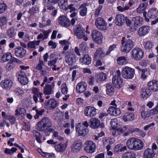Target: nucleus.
Listing matches in <instances>:
<instances>
[{
	"label": "nucleus",
	"instance_id": "1",
	"mask_svg": "<svg viewBox=\"0 0 158 158\" xmlns=\"http://www.w3.org/2000/svg\"><path fill=\"white\" fill-rule=\"evenodd\" d=\"M143 143L141 140L135 137L130 138L126 142L127 148L134 151L141 150L143 148Z\"/></svg>",
	"mask_w": 158,
	"mask_h": 158
},
{
	"label": "nucleus",
	"instance_id": "2",
	"mask_svg": "<svg viewBox=\"0 0 158 158\" xmlns=\"http://www.w3.org/2000/svg\"><path fill=\"white\" fill-rule=\"evenodd\" d=\"M88 126V123L87 121H85L83 123H79L75 125V130L78 136H85L88 132V130L87 128Z\"/></svg>",
	"mask_w": 158,
	"mask_h": 158
},
{
	"label": "nucleus",
	"instance_id": "3",
	"mask_svg": "<svg viewBox=\"0 0 158 158\" xmlns=\"http://www.w3.org/2000/svg\"><path fill=\"white\" fill-rule=\"evenodd\" d=\"M125 38L123 37L121 40V51L124 53H128L134 46V42L130 39H128L125 41Z\"/></svg>",
	"mask_w": 158,
	"mask_h": 158
},
{
	"label": "nucleus",
	"instance_id": "4",
	"mask_svg": "<svg viewBox=\"0 0 158 158\" xmlns=\"http://www.w3.org/2000/svg\"><path fill=\"white\" fill-rule=\"evenodd\" d=\"M135 74V69L129 67L125 66L122 69V76L125 79H131L133 78Z\"/></svg>",
	"mask_w": 158,
	"mask_h": 158
},
{
	"label": "nucleus",
	"instance_id": "5",
	"mask_svg": "<svg viewBox=\"0 0 158 158\" xmlns=\"http://www.w3.org/2000/svg\"><path fill=\"white\" fill-rule=\"evenodd\" d=\"M130 53L131 57L132 59L139 60L143 57L144 52L140 48L136 47L132 50Z\"/></svg>",
	"mask_w": 158,
	"mask_h": 158
},
{
	"label": "nucleus",
	"instance_id": "6",
	"mask_svg": "<svg viewBox=\"0 0 158 158\" xmlns=\"http://www.w3.org/2000/svg\"><path fill=\"white\" fill-rule=\"evenodd\" d=\"M73 31L75 35L78 39L83 38L86 41L88 40L87 36L85 35V29L80 26H75L73 28Z\"/></svg>",
	"mask_w": 158,
	"mask_h": 158
},
{
	"label": "nucleus",
	"instance_id": "7",
	"mask_svg": "<svg viewBox=\"0 0 158 158\" xmlns=\"http://www.w3.org/2000/svg\"><path fill=\"white\" fill-rule=\"evenodd\" d=\"M9 60L12 62L19 63V60L16 58L13 57L12 54L10 52L4 53L0 57V63H3Z\"/></svg>",
	"mask_w": 158,
	"mask_h": 158
},
{
	"label": "nucleus",
	"instance_id": "8",
	"mask_svg": "<svg viewBox=\"0 0 158 158\" xmlns=\"http://www.w3.org/2000/svg\"><path fill=\"white\" fill-rule=\"evenodd\" d=\"M132 20L134 22V24L130 27L129 30L130 31L135 32L139 27L142 25L143 19L140 16H136L133 18Z\"/></svg>",
	"mask_w": 158,
	"mask_h": 158
},
{
	"label": "nucleus",
	"instance_id": "9",
	"mask_svg": "<svg viewBox=\"0 0 158 158\" xmlns=\"http://www.w3.org/2000/svg\"><path fill=\"white\" fill-rule=\"evenodd\" d=\"M97 109L94 106H89L84 109V114L87 117H92L97 114Z\"/></svg>",
	"mask_w": 158,
	"mask_h": 158
},
{
	"label": "nucleus",
	"instance_id": "10",
	"mask_svg": "<svg viewBox=\"0 0 158 158\" xmlns=\"http://www.w3.org/2000/svg\"><path fill=\"white\" fill-rule=\"evenodd\" d=\"M93 40L97 44L102 43L103 36L102 34L96 30H93L91 35Z\"/></svg>",
	"mask_w": 158,
	"mask_h": 158
},
{
	"label": "nucleus",
	"instance_id": "11",
	"mask_svg": "<svg viewBox=\"0 0 158 158\" xmlns=\"http://www.w3.org/2000/svg\"><path fill=\"white\" fill-rule=\"evenodd\" d=\"M95 145L93 141H86L85 143L84 150L88 153H92L95 149Z\"/></svg>",
	"mask_w": 158,
	"mask_h": 158
},
{
	"label": "nucleus",
	"instance_id": "12",
	"mask_svg": "<svg viewBox=\"0 0 158 158\" xmlns=\"http://www.w3.org/2000/svg\"><path fill=\"white\" fill-rule=\"evenodd\" d=\"M95 24L96 27L98 29L104 30L106 28V24L102 18H97L95 20Z\"/></svg>",
	"mask_w": 158,
	"mask_h": 158
},
{
	"label": "nucleus",
	"instance_id": "13",
	"mask_svg": "<svg viewBox=\"0 0 158 158\" xmlns=\"http://www.w3.org/2000/svg\"><path fill=\"white\" fill-rule=\"evenodd\" d=\"M18 81L22 84L26 85L28 83V80L25 73L23 71L20 70L17 73Z\"/></svg>",
	"mask_w": 158,
	"mask_h": 158
},
{
	"label": "nucleus",
	"instance_id": "14",
	"mask_svg": "<svg viewBox=\"0 0 158 158\" xmlns=\"http://www.w3.org/2000/svg\"><path fill=\"white\" fill-rule=\"evenodd\" d=\"M13 84V82L10 79H5L0 82V86L3 89L10 90Z\"/></svg>",
	"mask_w": 158,
	"mask_h": 158
},
{
	"label": "nucleus",
	"instance_id": "15",
	"mask_svg": "<svg viewBox=\"0 0 158 158\" xmlns=\"http://www.w3.org/2000/svg\"><path fill=\"white\" fill-rule=\"evenodd\" d=\"M112 83L114 86L116 88L119 89L123 86V80L119 76L114 75L112 79Z\"/></svg>",
	"mask_w": 158,
	"mask_h": 158
},
{
	"label": "nucleus",
	"instance_id": "16",
	"mask_svg": "<svg viewBox=\"0 0 158 158\" xmlns=\"http://www.w3.org/2000/svg\"><path fill=\"white\" fill-rule=\"evenodd\" d=\"M57 21L59 24L63 27H68L70 25L69 20L65 16H60Z\"/></svg>",
	"mask_w": 158,
	"mask_h": 158
},
{
	"label": "nucleus",
	"instance_id": "17",
	"mask_svg": "<svg viewBox=\"0 0 158 158\" xmlns=\"http://www.w3.org/2000/svg\"><path fill=\"white\" fill-rule=\"evenodd\" d=\"M65 60L69 65H72L75 62L76 57L75 55L72 53H67L65 56Z\"/></svg>",
	"mask_w": 158,
	"mask_h": 158
},
{
	"label": "nucleus",
	"instance_id": "18",
	"mask_svg": "<svg viewBox=\"0 0 158 158\" xmlns=\"http://www.w3.org/2000/svg\"><path fill=\"white\" fill-rule=\"evenodd\" d=\"M150 27L148 26H143L140 27L137 31L138 34L140 36L145 35L149 32Z\"/></svg>",
	"mask_w": 158,
	"mask_h": 158
},
{
	"label": "nucleus",
	"instance_id": "19",
	"mask_svg": "<svg viewBox=\"0 0 158 158\" xmlns=\"http://www.w3.org/2000/svg\"><path fill=\"white\" fill-rule=\"evenodd\" d=\"M44 104L48 109L51 110L55 108L56 107L57 103L56 100L51 99L45 101Z\"/></svg>",
	"mask_w": 158,
	"mask_h": 158
},
{
	"label": "nucleus",
	"instance_id": "20",
	"mask_svg": "<svg viewBox=\"0 0 158 158\" xmlns=\"http://www.w3.org/2000/svg\"><path fill=\"white\" fill-rule=\"evenodd\" d=\"M148 86L149 90L156 91L158 90V81L154 80L150 81L148 83Z\"/></svg>",
	"mask_w": 158,
	"mask_h": 158
},
{
	"label": "nucleus",
	"instance_id": "21",
	"mask_svg": "<svg viewBox=\"0 0 158 158\" xmlns=\"http://www.w3.org/2000/svg\"><path fill=\"white\" fill-rule=\"evenodd\" d=\"M107 112L110 115L117 116L121 113V111L119 108L113 106H110L108 109Z\"/></svg>",
	"mask_w": 158,
	"mask_h": 158
},
{
	"label": "nucleus",
	"instance_id": "22",
	"mask_svg": "<svg viewBox=\"0 0 158 158\" xmlns=\"http://www.w3.org/2000/svg\"><path fill=\"white\" fill-rule=\"evenodd\" d=\"M90 127L92 128L95 129L98 128L100 126V122L98 118H92L89 120Z\"/></svg>",
	"mask_w": 158,
	"mask_h": 158
},
{
	"label": "nucleus",
	"instance_id": "23",
	"mask_svg": "<svg viewBox=\"0 0 158 158\" xmlns=\"http://www.w3.org/2000/svg\"><path fill=\"white\" fill-rule=\"evenodd\" d=\"M125 17L122 14L117 15L115 18V24L116 25L120 26H122L124 23Z\"/></svg>",
	"mask_w": 158,
	"mask_h": 158
},
{
	"label": "nucleus",
	"instance_id": "24",
	"mask_svg": "<svg viewBox=\"0 0 158 158\" xmlns=\"http://www.w3.org/2000/svg\"><path fill=\"white\" fill-rule=\"evenodd\" d=\"M95 78L96 81L99 83L105 80L107 78V76L106 73L102 72L98 73L95 74Z\"/></svg>",
	"mask_w": 158,
	"mask_h": 158
},
{
	"label": "nucleus",
	"instance_id": "25",
	"mask_svg": "<svg viewBox=\"0 0 158 158\" xmlns=\"http://www.w3.org/2000/svg\"><path fill=\"white\" fill-rule=\"evenodd\" d=\"M81 143L80 141H75L72 145L71 151L74 152H79L81 148Z\"/></svg>",
	"mask_w": 158,
	"mask_h": 158
},
{
	"label": "nucleus",
	"instance_id": "26",
	"mask_svg": "<svg viewBox=\"0 0 158 158\" xmlns=\"http://www.w3.org/2000/svg\"><path fill=\"white\" fill-rule=\"evenodd\" d=\"M86 83L84 81H81L78 83L76 85V90L79 93H81L84 92L87 87Z\"/></svg>",
	"mask_w": 158,
	"mask_h": 158
},
{
	"label": "nucleus",
	"instance_id": "27",
	"mask_svg": "<svg viewBox=\"0 0 158 158\" xmlns=\"http://www.w3.org/2000/svg\"><path fill=\"white\" fill-rule=\"evenodd\" d=\"M40 31L42 33H40L37 36V39H42L44 40L47 39L49 36V34L51 32V30L50 29L46 30L41 29Z\"/></svg>",
	"mask_w": 158,
	"mask_h": 158
},
{
	"label": "nucleus",
	"instance_id": "28",
	"mask_svg": "<svg viewBox=\"0 0 158 158\" xmlns=\"http://www.w3.org/2000/svg\"><path fill=\"white\" fill-rule=\"evenodd\" d=\"M26 114V110L23 107H18L15 110V115L16 116L23 118Z\"/></svg>",
	"mask_w": 158,
	"mask_h": 158
},
{
	"label": "nucleus",
	"instance_id": "29",
	"mask_svg": "<svg viewBox=\"0 0 158 158\" xmlns=\"http://www.w3.org/2000/svg\"><path fill=\"white\" fill-rule=\"evenodd\" d=\"M51 21L50 19L46 18L44 16L42 17L41 22L39 23V27L43 28L46 27L47 26H49L51 25Z\"/></svg>",
	"mask_w": 158,
	"mask_h": 158
},
{
	"label": "nucleus",
	"instance_id": "30",
	"mask_svg": "<svg viewBox=\"0 0 158 158\" xmlns=\"http://www.w3.org/2000/svg\"><path fill=\"white\" fill-rule=\"evenodd\" d=\"M15 55L17 57H22L26 53V50L22 47H18L16 48L15 50Z\"/></svg>",
	"mask_w": 158,
	"mask_h": 158
},
{
	"label": "nucleus",
	"instance_id": "31",
	"mask_svg": "<svg viewBox=\"0 0 158 158\" xmlns=\"http://www.w3.org/2000/svg\"><path fill=\"white\" fill-rule=\"evenodd\" d=\"M58 0H45L44 4L45 7L48 9H52L53 8L52 4L58 3Z\"/></svg>",
	"mask_w": 158,
	"mask_h": 158
},
{
	"label": "nucleus",
	"instance_id": "32",
	"mask_svg": "<svg viewBox=\"0 0 158 158\" xmlns=\"http://www.w3.org/2000/svg\"><path fill=\"white\" fill-rule=\"evenodd\" d=\"M155 155L154 151L150 148L146 149L144 151L143 154L144 158H152Z\"/></svg>",
	"mask_w": 158,
	"mask_h": 158
},
{
	"label": "nucleus",
	"instance_id": "33",
	"mask_svg": "<svg viewBox=\"0 0 158 158\" xmlns=\"http://www.w3.org/2000/svg\"><path fill=\"white\" fill-rule=\"evenodd\" d=\"M67 147V145L66 143H60L56 145L55 148L57 152H62L65 150Z\"/></svg>",
	"mask_w": 158,
	"mask_h": 158
},
{
	"label": "nucleus",
	"instance_id": "34",
	"mask_svg": "<svg viewBox=\"0 0 158 158\" xmlns=\"http://www.w3.org/2000/svg\"><path fill=\"white\" fill-rule=\"evenodd\" d=\"M46 129L47 130L52 127V123L50 120L47 117L44 118L41 121Z\"/></svg>",
	"mask_w": 158,
	"mask_h": 158
},
{
	"label": "nucleus",
	"instance_id": "35",
	"mask_svg": "<svg viewBox=\"0 0 158 158\" xmlns=\"http://www.w3.org/2000/svg\"><path fill=\"white\" fill-rule=\"evenodd\" d=\"M135 118V115L132 113H126L123 117V120L125 122L133 120Z\"/></svg>",
	"mask_w": 158,
	"mask_h": 158
},
{
	"label": "nucleus",
	"instance_id": "36",
	"mask_svg": "<svg viewBox=\"0 0 158 158\" xmlns=\"http://www.w3.org/2000/svg\"><path fill=\"white\" fill-rule=\"evenodd\" d=\"M158 13V10L157 9L155 8H153L149 10L148 15L151 18L154 19Z\"/></svg>",
	"mask_w": 158,
	"mask_h": 158
},
{
	"label": "nucleus",
	"instance_id": "37",
	"mask_svg": "<svg viewBox=\"0 0 158 158\" xmlns=\"http://www.w3.org/2000/svg\"><path fill=\"white\" fill-rule=\"evenodd\" d=\"M148 6V3L144 2L141 3L137 9V12L138 13H142L145 11Z\"/></svg>",
	"mask_w": 158,
	"mask_h": 158
},
{
	"label": "nucleus",
	"instance_id": "38",
	"mask_svg": "<svg viewBox=\"0 0 158 158\" xmlns=\"http://www.w3.org/2000/svg\"><path fill=\"white\" fill-rule=\"evenodd\" d=\"M80 62L85 64H89L91 62V58L88 54H86L84 56L83 58L80 59Z\"/></svg>",
	"mask_w": 158,
	"mask_h": 158
},
{
	"label": "nucleus",
	"instance_id": "39",
	"mask_svg": "<svg viewBox=\"0 0 158 158\" xmlns=\"http://www.w3.org/2000/svg\"><path fill=\"white\" fill-rule=\"evenodd\" d=\"M127 149V147L123 146L122 144H118L116 145L114 148V152L115 153L122 152Z\"/></svg>",
	"mask_w": 158,
	"mask_h": 158
},
{
	"label": "nucleus",
	"instance_id": "40",
	"mask_svg": "<svg viewBox=\"0 0 158 158\" xmlns=\"http://www.w3.org/2000/svg\"><path fill=\"white\" fill-rule=\"evenodd\" d=\"M40 41L38 40L29 42L27 44L28 48L31 49H35L37 48V46L39 45Z\"/></svg>",
	"mask_w": 158,
	"mask_h": 158
},
{
	"label": "nucleus",
	"instance_id": "41",
	"mask_svg": "<svg viewBox=\"0 0 158 158\" xmlns=\"http://www.w3.org/2000/svg\"><path fill=\"white\" fill-rule=\"evenodd\" d=\"M141 97L143 99H147L150 95V93L149 89L146 88L142 89L140 92Z\"/></svg>",
	"mask_w": 158,
	"mask_h": 158
},
{
	"label": "nucleus",
	"instance_id": "42",
	"mask_svg": "<svg viewBox=\"0 0 158 158\" xmlns=\"http://www.w3.org/2000/svg\"><path fill=\"white\" fill-rule=\"evenodd\" d=\"M143 46L146 50L151 49L153 46V43L147 39H144L143 40Z\"/></svg>",
	"mask_w": 158,
	"mask_h": 158
},
{
	"label": "nucleus",
	"instance_id": "43",
	"mask_svg": "<svg viewBox=\"0 0 158 158\" xmlns=\"http://www.w3.org/2000/svg\"><path fill=\"white\" fill-rule=\"evenodd\" d=\"M116 60L118 64L120 65L125 64L128 63V61L127 58L123 56L118 57Z\"/></svg>",
	"mask_w": 158,
	"mask_h": 158
},
{
	"label": "nucleus",
	"instance_id": "44",
	"mask_svg": "<svg viewBox=\"0 0 158 158\" xmlns=\"http://www.w3.org/2000/svg\"><path fill=\"white\" fill-rule=\"evenodd\" d=\"M106 93L107 95L111 96L112 95L114 91V88L110 84H107L106 85Z\"/></svg>",
	"mask_w": 158,
	"mask_h": 158
},
{
	"label": "nucleus",
	"instance_id": "45",
	"mask_svg": "<svg viewBox=\"0 0 158 158\" xmlns=\"http://www.w3.org/2000/svg\"><path fill=\"white\" fill-rule=\"evenodd\" d=\"M107 55H106L102 48H99L97 50L94 54V57L95 58L103 57Z\"/></svg>",
	"mask_w": 158,
	"mask_h": 158
},
{
	"label": "nucleus",
	"instance_id": "46",
	"mask_svg": "<svg viewBox=\"0 0 158 158\" xmlns=\"http://www.w3.org/2000/svg\"><path fill=\"white\" fill-rule=\"evenodd\" d=\"M52 92L51 85L49 84L46 85L44 88V93L45 95H48L52 94Z\"/></svg>",
	"mask_w": 158,
	"mask_h": 158
},
{
	"label": "nucleus",
	"instance_id": "47",
	"mask_svg": "<svg viewBox=\"0 0 158 158\" xmlns=\"http://www.w3.org/2000/svg\"><path fill=\"white\" fill-rule=\"evenodd\" d=\"M58 5L60 9L65 10L68 5L67 0H58Z\"/></svg>",
	"mask_w": 158,
	"mask_h": 158
},
{
	"label": "nucleus",
	"instance_id": "48",
	"mask_svg": "<svg viewBox=\"0 0 158 158\" xmlns=\"http://www.w3.org/2000/svg\"><path fill=\"white\" fill-rule=\"evenodd\" d=\"M87 13V9L85 4L81 5L79 7V13L82 16H85Z\"/></svg>",
	"mask_w": 158,
	"mask_h": 158
},
{
	"label": "nucleus",
	"instance_id": "49",
	"mask_svg": "<svg viewBox=\"0 0 158 158\" xmlns=\"http://www.w3.org/2000/svg\"><path fill=\"white\" fill-rule=\"evenodd\" d=\"M141 118L144 120H147L151 116L150 113L145 110H142L140 112Z\"/></svg>",
	"mask_w": 158,
	"mask_h": 158
},
{
	"label": "nucleus",
	"instance_id": "50",
	"mask_svg": "<svg viewBox=\"0 0 158 158\" xmlns=\"http://www.w3.org/2000/svg\"><path fill=\"white\" fill-rule=\"evenodd\" d=\"M14 92L16 96L21 97L24 94V90L21 88L17 87L14 90Z\"/></svg>",
	"mask_w": 158,
	"mask_h": 158
},
{
	"label": "nucleus",
	"instance_id": "51",
	"mask_svg": "<svg viewBox=\"0 0 158 158\" xmlns=\"http://www.w3.org/2000/svg\"><path fill=\"white\" fill-rule=\"evenodd\" d=\"M39 9L37 7H33L30 9L29 12L32 15H35V16H38L39 15Z\"/></svg>",
	"mask_w": 158,
	"mask_h": 158
},
{
	"label": "nucleus",
	"instance_id": "52",
	"mask_svg": "<svg viewBox=\"0 0 158 158\" xmlns=\"http://www.w3.org/2000/svg\"><path fill=\"white\" fill-rule=\"evenodd\" d=\"M35 127L37 130L40 131H47L41 121L36 124Z\"/></svg>",
	"mask_w": 158,
	"mask_h": 158
},
{
	"label": "nucleus",
	"instance_id": "53",
	"mask_svg": "<svg viewBox=\"0 0 158 158\" xmlns=\"http://www.w3.org/2000/svg\"><path fill=\"white\" fill-rule=\"evenodd\" d=\"M103 144L106 145L107 144H112L115 142V140L113 138H103Z\"/></svg>",
	"mask_w": 158,
	"mask_h": 158
},
{
	"label": "nucleus",
	"instance_id": "54",
	"mask_svg": "<svg viewBox=\"0 0 158 158\" xmlns=\"http://www.w3.org/2000/svg\"><path fill=\"white\" fill-rule=\"evenodd\" d=\"M110 124L112 129H115L119 126V122L117 118L111 119Z\"/></svg>",
	"mask_w": 158,
	"mask_h": 158
},
{
	"label": "nucleus",
	"instance_id": "55",
	"mask_svg": "<svg viewBox=\"0 0 158 158\" xmlns=\"http://www.w3.org/2000/svg\"><path fill=\"white\" fill-rule=\"evenodd\" d=\"M32 132L34 136L35 137L38 143H41V136L40 133L35 130L33 131Z\"/></svg>",
	"mask_w": 158,
	"mask_h": 158
},
{
	"label": "nucleus",
	"instance_id": "56",
	"mask_svg": "<svg viewBox=\"0 0 158 158\" xmlns=\"http://www.w3.org/2000/svg\"><path fill=\"white\" fill-rule=\"evenodd\" d=\"M7 20V18L5 16L2 17L0 18V26L2 29L5 27Z\"/></svg>",
	"mask_w": 158,
	"mask_h": 158
},
{
	"label": "nucleus",
	"instance_id": "57",
	"mask_svg": "<svg viewBox=\"0 0 158 158\" xmlns=\"http://www.w3.org/2000/svg\"><path fill=\"white\" fill-rule=\"evenodd\" d=\"M58 59L56 58L54 60H52L49 61L48 62V65L50 66H53V67L52 68L53 70H56V65H55L56 62Z\"/></svg>",
	"mask_w": 158,
	"mask_h": 158
},
{
	"label": "nucleus",
	"instance_id": "58",
	"mask_svg": "<svg viewBox=\"0 0 158 158\" xmlns=\"http://www.w3.org/2000/svg\"><path fill=\"white\" fill-rule=\"evenodd\" d=\"M7 35L10 38L13 37L15 35V30L13 28L11 27L7 31Z\"/></svg>",
	"mask_w": 158,
	"mask_h": 158
},
{
	"label": "nucleus",
	"instance_id": "59",
	"mask_svg": "<svg viewBox=\"0 0 158 158\" xmlns=\"http://www.w3.org/2000/svg\"><path fill=\"white\" fill-rule=\"evenodd\" d=\"M130 126L129 125L124 126L123 127H121L118 128V130L120 134L125 132L126 131H128L129 130Z\"/></svg>",
	"mask_w": 158,
	"mask_h": 158
},
{
	"label": "nucleus",
	"instance_id": "60",
	"mask_svg": "<svg viewBox=\"0 0 158 158\" xmlns=\"http://www.w3.org/2000/svg\"><path fill=\"white\" fill-rule=\"evenodd\" d=\"M7 9V5L3 3H0V14L5 12Z\"/></svg>",
	"mask_w": 158,
	"mask_h": 158
},
{
	"label": "nucleus",
	"instance_id": "61",
	"mask_svg": "<svg viewBox=\"0 0 158 158\" xmlns=\"http://www.w3.org/2000/svg\"><path fill=\"white\" fill-rule=\"evenodd\" d=\"M117 46L116 44H113L110 45L109 48L108 50L106 53V55H108L110 54L111 51L114 50V49L116 48Z\"/></svg>",
	"mask_w": 158,
	"mask_h": 158
},
{
	"label": "nucleus",
	"instance_id": "62",
	"mask_svg": "<svg viewBox=\"0 0 158 158\" xmlns=\"http://www.w3.org/2000/svg\"><path fill=\"white\" fill-rule=\"evenodd\" d=\"M130 7L129 6L126 5L124 7H123L120 6L117 7L118 11L120 12H124L126 10H128L130 9Z\"/></svg>",
	"mask_w": 158,
	"mask_h": 158
},
{
	"label": "nucleus",
	"instance_id": "63",
	"mask_svg": "<svg viewBox=\"0 0 158 158\" xmlns=\"http://www.w3.org/2000/svg\"><path fill=\"white\" fill-rule=\"evenodd\" d=\"M53 138L60 141L63 140L64 138L59 135V133L57 131L54 132L53 134Z\"/></svg>",
	"mask_w": 158,
	"mask_h": 158
},
{
	"label": "nucleus",
	"instance_id": "64",
	"mask_svg": "<svg viewBox=\"0 0 158 158\" xmlns=\"http://www.w3.org/2000/svg\"><path fill=\"white\" fill-rule=\"evenodd\" d=\"M61 92L62 94H66L68 92V89L65 83H64L61 85Z\"/></svg>",
	"mask_w": 158,
	"mask_h": 158
}]
</instances>
